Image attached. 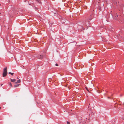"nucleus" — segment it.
<instances>
[{
    "instance_id": "obj_8",
    "label": "nucleus",
    "mask_w": 124,
    "mask_h": 124,
    "mask_svg": "<svg viewBox=\"0 0 124 124\" xmlns=\"http://www.w3.org/2000/svg\"><path fill=\"white\" fill-rule=\"evenodd\" d=\"M86 89V90L88 91L89 92L88 90L87 89V88L86 87H85Z\"/></svg>"
},
{
    "instance_id": "obj_6",
    "label": "nucleus",
    "mask_w": 124,
    "mask_h": 124,
    "mask_svg": "<svg viewBox=\"0 0 124 124\" xmlns=\"http://www.w3.org/2000/svg\"><path fill=\"white\" fill-rule=\"evenodd\" d=\"M9 85L11 86V87H12V85L11 83H9Z\"/></svg>"
},
{
    "instance_id": "obj_14",
    "label": "nucleus",
    "mask_w": 124,
    "mask_h": 124,
    "mask_svg": "<svg viewBox=\"0 0 124 124\" xmlns=\"http://www.w3.org/2000/svg\"><path fill=\"white\" fill-rule=\"evenodd\" d=\"M7 37H8L7 36V39L8 40V39H7V38H8Z\"/></svg>"
},
{
    "instance_id": "obj_4",
    "label": "nucleus",
    "mask_w": 124,
    "mask_h": 124,
    "mask_svg": "<svg viewBox=\"0 0 124 124\" xmlns=\"http://www.w3.org/2000/svg\"><path fill=\"white\" fill-rule=\"evenodd\" d=\"M10 80L12 82H15L16 80V79H10Z\"/></svg>"
},
{
    "instance_id": "obj_12",
    "label": "nucleus",
    "mask_w": 124,
    "mask_h": 124,
    "mask_svg": "<svg viewBox=\"0 0 124 124\" xmlns=\"http://www.w3.org/2000/svg\"><path fill=\"white\" fill-rule=\"evenodd\" d=\"M3 85V84H2L1 85V86H2V85Z\"/></svg>"
},
{
    "instance_id": "obj_9",
    "label": "nucleus",
    "mask_w": 124,
    "mask_h": 124,
    "mask_svg": "<svg viewBox=\"0 0 124 124\" xmlns=\"http://www.w3.org/2000/svg\"><path fill=\"white\" fill-rule=\"evenodd\" d=\"M55 65L56 66H58V64L57 63L55 64Z\"/></svg>"
},
{
    "instance_id": "obj_7",
    "label": "nucleus",
    "mask_w": 124,
    "mask_h": 124,
    "mask_svg": "<svg viewBox=\"0 0 124 124\" xmlns=\"http://www.w3.org/2000/svg\"><path fill=\"white\" fill-rule=\"evenodd\" d=\"M8 73L11 74V75H13V74H14L13 73H11V72H9Z\"/></svg>"
},
{
    "instance_id": "obj_10",
    "label": "nucleus",
    "mask_w": 124,
    "mask_h": 124,
    "mask_svg": "<svg viewBox=\"0 0 124 124\" xmlns=\"http://www.w3.org/2000/svg\"><path fill=\"white\" fill-rule=\"evenodd\" d=\"M70 123L69 122H67V124H70Z\"/></svg>"
},
{
    "instance_id": "obj_1",
    "label": "nucleus",
    "mask_w": 124,
    "mask_h": 124,
    "mask_svg": "<svg viewBox=\"0 0 124 124\" xmlns=\"http://www.w3.org/2000/svg\"><path fill=\"white\" fill-rule=\"evenodd\" d=\"M46 56V53L44 52L42 55H39L36 56V57L39 59H42L44 57Z\"/></svg>"
},
{
    "instance_id": "obj_2",
    "label": "nucleus",
    "mask_w": 124,
    "mask_h": 124,
    "mask_svg": "<svg viewBox=\"0 0 124 124\" xmlns=\"http://www.w3.org/2000/svg\"><path fill=\"white\" fill-rule=\"evenodd\" d=\"M7 74V67H5L3 69V77H5Z\"/></svg>"
},
{
    "instance_id": "obj_11",
    "label": "nucleus",
    "mask_w": 124,
    "mask_h": 124,
    "mask_svg": "<svg viewBox=\"0 0 124 124\" xmlns=\"http://www.w3.org/2000/svg\"><path fill=\"white\" fill-rule=\"evenodd\" d=\"M115 16L116 17V16H118L117 15H116V16Z\"/></svg>"
},
{
    "instance_id": "obj_5",
    "label": "nucleus",
    "mask_w": 124,
    "mask_h": 124,
    "mask_svg": "<svg viewBox=\"0 0 124 124\" xmlns=\"http://www.w3.org/2000/svg\"><path fill=\"white\" fill-rule=\"evenodd\" d=\"M20 84H18L17 85H14V86L15 87H18L20 85Z\"/></svg>"
},
{
    "instance_id": "obj_13",
    "label": "nucleus",
    "mask_w": 124,
    "mask_h": 124,
    "mask_svg": "<svg viewBox=\"0 0 124 124\" xmlns=\"http://www.w3.org/2000/svg\"><path fill=\"white\" fill-rule=\"evenodd\" d=\"M1 107H0V109H1Z\"/></svg>"
},
{
    "instance_id": "obj_3",
    "label": "nucleus",
    "mask_w": 124,
    "mask_h": 124,
    "mask_svg": "<svg viewBox=\"0 0 124 124\" xmlns=\"http://www.w3.org/2000/svg\"><path fill=\"white\" fill-rule=\"evenodd\" d=\"M21 82V80L20 79H19L17 80V82H16L15 83V84H17L18 83H20Z\"/></svg>"
}]
</instances>
